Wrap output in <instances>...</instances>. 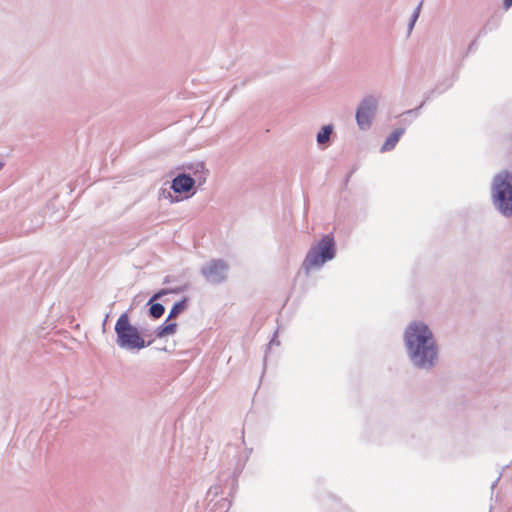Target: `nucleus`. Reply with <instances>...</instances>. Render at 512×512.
<instances>
[{"mask_svg": "<svg viewBox=\"0 0 512 512\" xmlns=\"http://www.w3.org/2000/svg\"><path fill=\"white\" fill-rule=\"evenodd\" d=\"M403 342L411 365L430 372L439 362V346L430 327L423 321L410 322L403 333Z\"/></svg>", "mask_w": 512, "mask_h": 512, "instance_id": "1", "label": "nucleus"}, {"mask_svg": "<svg viewBox=\"0 0 512 512\" xmlns=\"http://www.w3.org/2000/svg\"><path fill=\"white\" fill-rule=\"evenodd\" d=\"M491 203L506 218L512 217V172L501 170L491 181Z\"/></svg>", "mask_w": 512, "mask_h": 512, "instance_id": "2", "label": "nucleus"}, {"mask_svg": "<svg viewBox=\"0 0 512 512\" xmlns=\"http://www.w3.org/2000/svg\"><path fill=\"white\" fill-rule=\"evenodd\" d=\"M337 254L336 240L333 232L323 235L312 245L302 262V268L306 274L312 269H320L327 262L332 261Z\"/></svg>", "mask_w": 512, "mask_h": 512, "instance_id": "3", "label": "nucleus"}, {"mask_svg": "<svg viewBox=\"0 0 512 512\" xmlns=\"http://www.w3.org/2000/svg\"><path fill=\"white\" fill-rule=\"evenodd\" d=\"M116 344L127 351H139L149 347L153 340L146 341L138 328L130 323L128 312H123L114 327Z\"/></svg>", "mask_w": 512, "mask_h": 512, "instance_id": "4", "label": "nucleus"}, {"mask_svg": "<svg viewBox=\"0 0 512 512\" xmlns=\"http://www.w3.org/2000/svg\"><path fill=\"white\" fill-rule=\"evenodd\" d=\"M378 110V99L374 95H366L358 104L355 120L361 131L371 128Z\"/></svg>", "mask_w": 512, "mask_h": 512, "instance_id": "5", "label": "nucleus"}, {"mask_svg": "<svg viewBox=\"0 0 512 512\" xmlns=\"http://www.w3.org/2000/svg\"><path fill=\"white\" fill-rule=\"evenodd\" d=\"M203 172L204 164L198 163L196 165V170L194 171L195 177H192L190 174L185 172L179 173L173 178L170 189L175 194H183L190 192L194 188L196 181L199 182V185L205 182V176H197L198 173L203 174Z\"/></svg>", "mask_w": 512, "mask_h": 512, "instance_id": "6", "label": "nucleus"}, {"mask_svg": "<svg viewBox=\"0 0 512 512\" xmlns=\"http://www.w3.org/2000/svg\"><path fill=\"white\" fill-rule=\"evenodd\" d=\"M229 265L223 259H211L201 266L200 273L205 280L213 285L223 283L227 279Z\"/></svg>", "mask_w": 512, "mask_h": 512, "instance_id": "7", "label": "nucleus"}, {"mask_svg": "<svg viewBox=\"0 0 512 512\" xmlns=\"http://www.w3.org/2000/svg\"><path fill=\"white\" fill-rule=\"evenodd\" d=\"M185 289L186 286L170 287L160 289L153 293V295L146 303V306L148 308V317L153 320L161 318L165 313V306L162 303L158 302V300H160L161 298L168 294H179L183 292Z\"/></svg>", "mask_w": 512, "mask_h": 512, "instance_id": "8", "label": "nucleus"}, {"mask_svg": "<svg viewBox=\"0 0 512 512\" xmlns=\"http://www.w3.org/2000/svg\"><path fill=\"white\" fill-rule=\"evenodd\" d=\"M405 131V127L395 128L380 147V152L386 153L394 150L400 138L404 135Z\"/></svg>", "mask_w": 512, "mask_h": 512, "instance_id": "9", "label": "nucleus"}, {"mask_svg": "<svg viewBox=\"0 0 512 512\" xmlns=\"http://www.w3.org/2000/svg\"><path fill=\"white\" fill-rule=\"evenodd\" d=\"M169 320L170 319L167 317L166 320L154 330L156 338L161 339L168 335H173L176 332L178 324L176 322H170Z\"/></svg>", "mask_w": 512, "mask_h": 512, "instance_id": "10", "label": "nucleus"}, {"mask_svg": "<svg viewBox=\"0 0 512 512\" xmlns=\"http://www.w3.org/2000/svg\"><path fill=\"white\" fill-rule=\"evenodd\" d=\"M333 129L334 127L332 124H326L321 127V129L316 135V142L319 146H328L331 135L333 133Z\"/></svg>", "mask_w": 512, "mask_h": 512, "instance_id": "11", "label": "nucleus"}, {"mask_svg": "<svg viewBox=\"0 0 512 512\" xmlns=\"http://www.w3.org/2000/svg\"><path fill=\"white\" fill-rule=\"evenodd\" d=\"M189 306V298L187 296L182 297L181 300L175 302L171 307L168 319L176 318L182 312H184Z\"/></svg>", "mask_w": 512, "mask_h": 512, "instance_id": "12", "label": "nucleus"}, {"mask_svg": "<svg viewBox=\"0 0 512 512\" xmlns=\"http://www.w3.org/2000/svg\"><path fill=\"white\" fill-rule=\"evenodd\" d=\"M421 6H422V2H420L417 7L414 9L411 17H410V20H409V23H408V26H407V32H408V35L411 34L412 30L414 29V26L419 18V15H420V10H421Z\"/></svg>", "mask_w": 512, "mask_h": 512, "instance_id": "13", "label": "nucleus"}, {"mask_svg": "<svg viewBox=\"0 0 512 512\" xmlns=\"http://www.w3.org/2000/svg\"><path fill=\"white\" fill-rule=\"evenodd\" d=\"M425 105V101H422L419 106L413 109L406 110L400 114V116H409L411 119H416L420 115V109Z\"/></svg>", "mask_w": 512, "mask_h": 512, "instance_id": "14", "label": "nucleus"}, {"mask_svg": "<svg viewBox=\"0 0 512 512\" xmlns=\"http://www.w3.org/2000/svg\"><path fill=\"white\" fill-rule=\"evenodd\" d=\"M453 85V80L452 79H446L440 83H438L436 85V90L438 91V95L444 93L445 91H447L449 88H451Z\"/></svg>", "mask_w": 512, "mask_h": 512, "instance_id": "15", "label": "nucleus"}, {"mask_svg": "<svg viewBox=\"0 0 512 512\" xmlns=\"http://www.w3.org/2000/svg\"><path fill=\"white\" fill-rule=\"evenodd\" d=\"M221 492V487L219 485L211 486L207 492V498L210 499V501L213 500L214 497H216Z\"/></svg>", "mask_w": 512, "mask_h": 512, "instance_id": "16", "label": "nucleus"}, {"mask_svg": "<svg viewBox=\"0 0 512 512\" xmlns=\"http://www.w3.org/2000/svg\"><path fill=\"white\" fill-rule=\"evenodd\" d=\"M161 196L164 198H169L171 203L179 202L180 199L176 196H173L170 191H166L165 189H161Z\"/></svg>", "mask_w": 512, "mask_h": 512, "instance_id": "17", "label": "nucleus"}, {"mask_svg": "<svg viewBox=\"0 0 512 512\" xmlns=\"http://www.w3.org/2000/svg\"><path fill=\"white\" fill-rule=\"evenodd\" d=\"M434 94H438V91L436 90V88H434V89H432L430 91L425 92L424 95H423V97H424L423 101H425V103H426L427 101H429L434 96Z\"/></svg>", "mask_w": 512, "mask_h": 512, "instance_id": "18", "label": "nucleus"}, {"mask_svg": "<svg viewBox=\"0 0 512 512\" xmlns=\"http://www.w3.org/2000/svg\"><path fill=\"white\" fill-rule=\"evenodd\" d=\"M476 49H477V40H473V41L469 44V46H468V48H467V51H466L465 56H466V55H468L469 53L474 52Z\"/></svg>", "mask_w": 512, "mask_h": 512, "instance_id": "19", "label": "nucleus"}, {"mask_svg": "<svg viewBox=\"0 0 512 512\" xmlns=\"http://www.w3.org/2000/svg\"><path fill=\"white\" fill-rule=\"evenodd\" d=\"M400 117H401L400 123L404 125L403 127L409 126L413 122V119H411L409 116H400Z\"/></svg>", "mask_w": 512, "mask_h": 512, "instance_id": "20", "label": "nucleus"}, {"mask_svg": "<svg viewBox=\"0 0 512 512\" xmlns=\"http://www.w3.org/2000/svg\"><path fill=\"white\" fill-rule=\"evenodd\" d=\"M230 507H231V502L228 499L223 498L221 500V508H225L227 511Z\"/></svg>", "mask_w": 512, "mask_h": 512, "instance_id": "21", "label": "nucleus"}, {"mask_svg": "<svg viewBox=\"0 0 512 512\" xmlns=\"http://www.w3.org/2000/svg\"><path fill=\"white\" fill-rule=\"evenodd\" d=\"M276 338H277V331L274 332L273 337L271 338L270 343L268 345V348L270 346H272V345H279L280 344V342Z\"/></svg>", "mask_w": 512, "mask_h": 512, "instance_id": "22", "label": "nucleus"}, {"mask_svg": "<svg viewBox=\"0 0 512 512\" xmlns=\"http://www.w3.org/2000/svg\"><path fill=\"white\" fill-rule=\"evenodd\" d=\"M512 6V0H503V8L508 10Z\"/></svg>", "mask_w": 512, "mask_h": 512, "instance_id": "23", "label": "nucleus"}, {"mask_svg": "<svg viewBox=\"0 0 512 512\" xmlns=\"http://www.w3.org/2000/svg\"><path fill=\"white\" fill-rule=\"evenodd\" d=\"M487 34V25H485L478 33V37L485 36Z\"/></svg>", "mask_w": 512, "mask_h": 512, "instance_id": "24", "label": "nucleus"}, {"mask_svg": "<svg viewBox=\"0 0 512 512\" xmlns=\"http://www.w3.org/2000/svg\"><path fill=\"white\" fill-rule=\"evenodd\" d=\"M500 477H501V475H499V476L496 478V480L492 482V484H491V490H493V489L496 487V485L498 484V482H499V480H500Z\"/></svg>", "mask_w": 512, "mask_h": 512, "instance_id": "25", "label": "nucleus"}, {"mask_svg": "<svg viewBox=\"0 0 512 512\" xmlns=\"http://www.w3.org/2000/svg\"><path fill=\"white\" fill-rule=\"evenodd\" d=\"M171 282V277L170 276H166L164 279H163V284H168Z\"/></svg>", "mask_w": 512, "mask_h": 512, "instance_id": "26", "label": "nucleus"}, {"mask_svg": "<svg viewBox=\"0 0 512 512\" xmlns=\"http://www.w3.org/2000/svg\"><path fill=\"white\" fill-rule=\"evenodd\" d=\"M353 172H354V171L352 170V171H351L350 173H348V175L345 177V184H347V183H348V181H349V179H350L351 175L353 174Z\"/></svg>", "mask_w": 512, "mask_h": 512, "instance_id": "27", "label": "nucleus"}, {"mask_svg": "<svg viewBox=\"0 0 512 512\" xmlns=\"http://www.w3.org/2000/svg\"><path fill=\"white\" fill-rule=\"evenodd\" d=\"M108 317H109V315L106 314L105 319L103 320V323H102L103 329H105V325L107 323Z\"/></svg>", "mask_w": 512, "mask_h": 512, "instance_id": "28", "label": "nucleus"}, {"mask_svg": "<svg viewBox=\"0 0 512 512\" xmlns=\"http://www.w3.org/2000/svg\"><path fill=\"white\" fill-rule=\"evenodd\" d=\"M4 167V163L0 161V170Z\"/></svg>", "mask_w": 512, "mask_h": 512, "instance_id": "29", "label": "nucleus"}, {"mask_svg": "<svg viewBox=\"0 0 512 512\" xmlns=\"http://www.w3.org/2000/svg\"><path fill=\"white\" fill-rule=\"evenodd\" d=\"M510 139H511V141H512V133H511Z\"/></svg>", "mask_w": 512, "mask_h": 512, "instance_id": "30", "label": "nucleus"}]
</instances>
